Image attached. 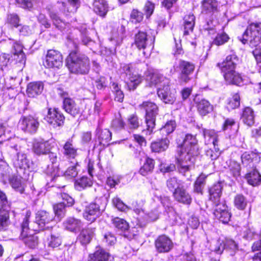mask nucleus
Here are the masks:
<instances>
[{"label":"nucleus","instance_id":"f257e3e1","mask_svg":"<svg viewBox=\"0 0 261 261\" xmlns=\"http://www.w3.org/2000/svg\"><path fill=\"white\" fill-rule=\"evenodd\" d=\"M177 152V168L179 173L185 174L194 167L195 157L199 153L196 137L186 135L182 143L178 147Z\"/></svg>","mask_w":261,"mask_h":261},{"label":"nucleus","instance_id":"f03ea898","mask_svg":"<svg viewBox=\"0 0 261 261\" xmlns=\"http://www.w3.org/2000/svg\"><path fill=\"white\" fill-rule=\"evenodd\" d=\"M238 61L237 56L232 54L227 56L222 63L217 64V66L223 73L226 82L229 84L239 85L243 82L240 74L235 70Z\"/></svg>","mask_w":261,"mask_h":261},{"label":"nucleus","instance_id":"7ed1b4c3","mask_svg":"<svg viewBox=\"0 0 261 261\" xmlns=\"http://www.w3.org/2000/svg\"><path fill=\"white\" fill-rule=\"evenodd\" d=\"M66 65L69 71L75 74H87L90 69V61L88 58L76 51H73L70 53L66 59Z\"/></svg>","mask_w":261,"mask_h":261},{"label":"nucleus","instance_id":"20e7f679","mask_svg":"<svg viewBox=\"0 0 261 261\" xmlns=\"http://www.w3.org/2000/svg\"><path fill=\"white\" fill-rule=\"evenodd\" d=\"M240 41L245 44L249 41V45L251 47L259 46L261 43V23H251L244 33Z\"/></svg>","mask_w":261,"mask_h":261},{"label":"nucleus","instance_id":"39448f33","mask_svg":"<svg viewBox=\"0 0 261 261\" xmlns=\"http://www.w3.org/2000/svg\"><path fill=\"white\" fill-rule=\"evenodd\" d=\"M139 107L146 112L145 121L147 131L150 135L152 133L155 125L156 116L159 112L158 107L155 103L151 101L143 102Z\"/></svg>","mask_w":261,"mask_h":261},{"label":"nucleus","instance_id":"423d86ee","mask_svg":"<svg viewBox=\"0 0 261 261\" xmlns=\"http://www.w3.org/2000/svg\"><path fill=\"white\" fill-rule=\"evenodd\" d=\"M30 216L31 212H27L21 224V230L20 237L27 246L31 248H34L38 245V238L35 235L29 234L30 230L29 224Z\"/></svg>","mask_w":261,"mask_h":261},{"label":"nucleus","instance_id":"0eeeda50","mask_svg":"<svg viewBox=\"0 0 261 261\" xmlns=\"http://www.w3.org/2000/svg\"><path fill=\"white\" fill-rule=\"evenodd\" d=\"M39 122L37 118L29 115L22 116L20 119L18 126L20 129L29 134H35L39 127Z\"/></svg>","mask_w":261,"mask_h":261},{"label":"nucleus","instance_id":"6e6552de","mask_svg":"<svg viewBox=\"0 0 261 261\" xmlns=\"http://www.w3.org/2000/svg\"><path fill=\"white\" fill-rule=\"evenodd\" d=\"M130 64L124 65L123 67L126 77L125 81L129 90H134L143 81V77L137 73L132 72Z\"/></svg>","mask_w":261,"mask_h":261},{"label":"nucleus","instance_id":"1a4fd4ad","mask_svg":"<svg viewBox=\"0 0 261 261\" xmlns=\"http://www.w3.org/2000/svg\"><path fill=\"white\" fill-rule=\"evenodd\" d=\"M54 216L45 211H38L36 214L35 223L38 225V228L35 230H44L51 227V224L54 223Z\"/></svg>","mask_w":261,"mask_h":261},{"label":"nucleus","instance_id":"9d476101","mask_svg":"<svg viewBox=\"0 0 261 261\" xmlns=\"http://www.w3.org/2000/svg\"><path fill=\"white\" fill-rule=\"evenodd\" d=\"M62 64V56L59 51L54 49L48 50L44 63L46 67L59 68Z\"/></svg>","mask_w":261,"mask_h":261},{"label":"nucleus","instance_id":"9b49d317","mask_svg":"<svg viewBox=\"0 0 261 261\" xmlns=\"http://www.w3.org/2000/svg\"><path fill=\"white\" fill-rule=\"evenodd\" d=\"M178 68L180 71L179 76L180 82L188 83L190 80L189 75L194 71L195 65L190 62L180 60Z\"/></svg>","mask_w":261,"mask_h":261},{"label":"nucleus","instance_id":"f8f14e48","mask_svg":"<svg viewBox=\"0 0 261 261\" xmlns=\"http://www.w3.org/2000/svg\"><path fill=\"white\" fill-rule=\"evenodd\" d=\"M152 43V39L149 37L146 33L139 31L135 35L134 44L139 49H143V54L145 57H147L149 54L146 53L144 50L147 47L149 44Z\"/></svg>","mask_w":261,"mask_h":261},{"label":"nucleus","instance_id":"ddd939ff","mask_svg":"<svg viewBox=\"0 0 261 261\" xmlns=\"http://www.w3.org/2000/svg\"><path fill=\"white\" fill-rule=\"evenodd\" d=\"M215 207L214 215L215 217L223 223H227L230 221L231 215L226 205L223 202L217 203Z\"/></svg>","mask_w":261,"mask_h":261},{"label":"nucleus","instance_id":"4468645a","mask_svg":"<svg viewBox=\"0 0 261 261\" xmlns=\"http://www.w3.org/2000/svg\"><path fill=\"white\" fill-rule=\"evenodd\" d=\"M176 92L174 89L171 90L168 84H164L162 88L159 89V97L166 103H173L176 99Z\"/></svg>","mask_w":261,"mask_h":261},{"label":"nucleus","instance_id":"2eb2a0df","mask_svg":"<svg viewBox=\"0 0 261 261\" xmlns=\"http://www.w3.org/2000/svg\"><path fill=\"white\" fill-rule=\"evenodd\" d=\"M102 211L98 204L91 203L87 206L83 213L84 218L90 222H94L101 215Z\"/></svg>","mask_w":261,"mask_h":261},{"label":"nucleus","instance_id":"dca6fc26","mask_svg":"<svg viewBox=\"0 0 261 261\" xmlns=\"http://www.w3.org/2000/svg\"><path fill=\"white\" fill-rule=\"evenodd\" d=\"M45 119L49 124L56 127L61 125L64 123L65 117L57 109L51 110L49 109Z\"/></svg>","mask_w":261,"mask_h":261},{"label":"nucleus","instance_id":"f3484780","mask_svg":"<svg viewBox=\"0 0 261 261\" xmlns=\"http://www.w3.org/2000/svg\"><path fill=\"white\" fill-rule=\"evenodd\" d=\"M155 246L157 251L159 253L169 252L173 247L171 240L167 236H160L155 241Z\"/></svg>","mask_w":261,"mask_h":261},{"label":"nucleus","instance_id":"a211bd4d","mask_svg":"<svg viewBox=\"0 0 261 261\" xmlns=\"http://www.w3.org/2000/svg\"><path fill=\"white\" fill-rule=\"evenodd\" d=\"M64 98L63 108L65 111L73 116H76L80 114V109L78 105L71 98L65 97V94H62Z\"/></svg>","mask_w":261,"mask_h":261},{"label":"nucleus","instance_id":"6ab92c4d","mask_svg":"<svg viewBox=\"0 0 261 261\" xmlns=\"http://www.w3.org/2000/svg\"><path fill=\"white\" fill-rule=\"evenodd\" d=\"M226 249L230 251L231 255H233L237 250H238V244L231 239H226L223 245L220 244L218 248L215 249L217 254H221L224 249Z\"/></svg>","mask_w":261,"mask_h":261},{"label":"nucleus","instance_id":"aec40b11","mask_svg":"<svg viewBox=\"0 0 261 261\" xmlns=\"http://www.w3.org/2000/svg\"><path fill=\"white\" fill-rule=\"evenodd\" d=\"M88 261H112L109 253L100 247H97L96 250L89 255Z\"/></svg>","mask_w":261,"mask_h":261},{"label":"nucleus","instance_id":"412c9836","mask_svg":"<svg viewBox=\"0 0 261 261\" xmlns=\"http://www.w3.org/2000/svg\"><path fill=\"white\" fill-rule=\"evenodd\" d=\"M146 80L150 86L156 85L159 83L163 82V85L169 84L168 79L163 77V75L157 73L148 71L146 73Z\"/></svg>","mask_w":261,"mask_h":261},{"label":"nucleus","instance_id":"4be33fe9","mask_svg":"<svg viewBox=\"0 0 261 261\" xmlns=\"http://www.w3.org/2000/svg\"><path fill=\"white\" fill-rule=\"evenodd\" d=\"M44 88L43 83L41 82H31L28 85L27 93L30 97H35L40 94Z\"/></svg>","mask_w":261,"mask_h":261},{"label":"nucleus","instance_id":"5701e85b","mask_svg":"<svg viewBox=\"0 0 261 261\" xmlns=\"http://www.w3.org/2000/svg\"><path fill=\"white\" fill-rule=\"evenodd\" d=\"M222 185L220 182L214 185L210 189V199L213 202L214 205L217 203H221L220 202V197L222 192Z\"/></svg>","mask_w":261,"mask_h":261},{"label":"nucleus","instance_id":"b1692460","mask_svg":"<svg viewBox=\"0 0 261 261\" xmlns=\"http://www.w3.org/2000/svg\"><path fill=\"white\" fill-rule=\"evenodd\" d=\"M173 196L177 201L182 203L190 204L191 202V196L182 187L175 190Z\"/></svg>","mask_w":261,"mask_h":261},{"label":"nucleus","instance_id":"393cba45","mask_svg":"<svg viewBox=\"0 0 261 261\" xmlns=\"http://www.w3.org/2000/svg\"><path fill=\"white\" fill-rule=\"evenodd\" d=\"M50 149V144L48 141H36L34 143L33 150L37 154L48 153Z\"/></svg>","mask_w":261,"mask_h":261},{"label":"nucleus","instance_id":"a878e982","mask_svg":"<svg viewBox=\"0 0 261 261\" xmlns=\"http://www.w3.org/2000/svg\"><path fill=\"white\" fill-rule=\"evenodd\" d=\"M93 6L94 12L100 16H105L108 11V5L105 0H94Z\"/></svg>","mask_w":261,"mask_h":261},{"label":"nucleus","instance_id":"bb28decb","mask_svg":"<svg viewBox=\"0 0 261 261\" xmlns=\"http://www.w3.org/2000/svg\"><path fill=\"white\" fill-rule=\"evenodd\" d=\"M82 225V223L80 220L73 217L68 218L64 222L65 229L71 232H76L81 228Z\"/></svg>","mask_w":261,"mask_h":261},{"label":"nucleus","instance_id":"cd10ccee","mask_svg":"<svg viewBox=\"0 0 261 261\" xmlns=\"http://www.w3.org/2000/svg\"><path fill=\"white\" fill-rule=\"evenodd\" d=\"M63 149V153L67 159L75 160L77 149L73 146L72 140L67 141L64 145Z\"/></svg>","mask_w":261,"mask_h":261},{"label":"nucleus","instance_id":"c85d7f7f","mask_svg":"<svg viewBox=\"0 0 261 261\" xmlns=\"http://www.w3.org/2000/svg\"><path fill=\"white\" fill-rule=\"evenodd\" d=\"M96 133L99 142L101 145L106 146L109 144L112 137V134L109 129H105L100 130L97 128Z\"/></svg>","mask_w":261,"mask_h":261},{"label":"nucleus","instance_id":"c756f323","mask_svg":"<svg viewBox=\"0 0 261 261\" xmlns=\"http://www.w3.org/2000/svg\"><path fill=\"white\" fill-rule=\"evenodd\" d=\"M94 231L91 228H85L82 230L79 234L77 240L82 245L89 244L93 236Z\"/></svg>","mask_w":261,"mask_h":261},{"label":"nucleus","instance_id":"7c9ffc66","mask_svg":"<svg viewBox=\"0 0 261 261\" xmlns=\"http://www.w3.org/2000/svg\"><path fill=\"white\" fill-rule=\"evenodd\" d=\"M169 142V139L166 138L153 142L150 146L151 150L155 152L163 151L168 148Z\"/></svg>","mask_w":261,"mask_h":261},{"label":"nucleus","instance_id":"2f4dec72","mask_svg":"<svg viewBox=\"0 0 261 261\" xmlns=\"http://www.w3.org/2000/svg\"><path fill=\"white\" fill-rule=\"evenodd\" d=\"M203 134L205 139V142L207 143H212L214 146H217L218 135L217 133L213 129H203Z\"/></svg>","mask_w":261,"mask_h":261},{"label":"nucleus","instance_id":"473e14b6","mask_svg":"<svg viewBox=\"0 0 261 261\" xmlns=\"http://www.w3.org/2000/svg\"><path fill=\"white\" fill-rule=\"evenodd\" d=\"M246 177L248 184L252 186H257L261 183V175L255 169L247 173Z\"/></svg>","mask_w":261,"mask_h":261},{"label":"nucleus","instance_id":"72a5a7b5","mask_svg":"<svg viewBox=\"0 0 261 261\" xmlns=\"http://www.w3.org/2000/svg\"><path fill=\"white\" fill-rule=\"evenodd\" d=\"M195 17L193 14H190L185 16L184 22L185 35H188L190 31H193L195 23Z\"/></svg>","mask_w":261,"mask_h":261},{"label":"nucleus","instance_id":"f704fd0d","mask_svg":"<svg viewBox=\"0 0 261 261\" xmlns=\"http://www.w3.org/2000/svg\"><path fill=\"white\" fill-rule=\"evenodd\" d=\"M242 119L247 125H252L254 123V115L252 109L249 107L245 108L243 111Z\"/></svg>","mask_w":261,"mask_h":261},{"label":"nucleus","instance_id":"c9c22d12","mask_svg":"<svg viewBox=\"0 0 261 261\" xmlns=\"http://www.w3.org/2000/svg\"><path fill=\"white\" fill-rule=\"evenodd\" d=\"M154 166V162L153 160L147 158L143 165L140 169L139 172L142 175L146 176L152 172Z\"/></svg>","mask_w":261,"mask_h":261},{"label":"nucleus","instance_id":"e433bc0d","mask_svg":"<svg viewBox=\"0 0 261 261\" xmlns=\"http://www.w3.org/2000/svg\"><path fill=\"white\" fill-rule=\"evenodd\" d=\"M9 182L12 187L20 193H23L24 190L21 177L12 175L9 178Z\"/></svg>","mask_w":261,"mask_h":261},{"label":"nucleus","instance_id":"4c0bfd02","mask_svg":"<svg viewBox=\"0 0 261 261\" xmlns=\"http://www.w3.org/2000/svg\"><path fill=\"white\" fill-rule=\"evenodd\" d=\"M196 103L198 111L201 115L204 116L213 110V106L205 99H201Z\"/></svg>","mask_w":261,"mask_h":261},{"label":"nucleus","instance_id":"58836bf2","mask_svg":"<svg viewBox=\"0 0 261 261\" xmlns=\"http://www.w3.org/2000/svg\"><path fill=\"white\" fill-rule=\"evenodd\" d=\"M13 163L16 167L20 168H25L29 166L26 155L20 152L17 153L16 158L13 160Z\"/></svg>","mask_w":261,"mask_h":261},{"label":"nucleus","instance_id":"ea45409f","mask_svg":"<svg viewBox=\"0 0 261 261\" xmlns=\"http://www.w3.org/2000/svg\"><path fill=\"white\" fill-rule=\"evenodd\" d=\"M92 185V180L87 177L83 176L76 180L74 183L75 189L78 191H82L87 187Z\"/></svg>","mask_w":261,"mask_h":261},{"label":"nucleus","instance_id":"a19ab883","mask_svg":"<svg viewBox=\"0 0 261 261\" xmlns=\"http://www.w3.org/2000/svg\"><path fill=\"white\" fill-rule=\"evenodd\" d=\"M50 16L53 20L54 25L61 31H64L66 28L69 27L68 24L63 21L56 13L51 12L50 14Z\"/></svg>","mask_w":261,"mask_h":261},{"label":"nucleus","instance_id":"79ce46f5","mask_svg":"<svg viewBox=\"0 0 261 261\" xmlns=\"http://www.w3.org/2000/svg\"><path fill=\"white\" fill-rule=\"evenodd\" d=\"M134 211L138 215L144 214V218L148 221H155L158 218V214L156 211H152L150 212L145 213L144 210L142 208H134Z\"/></svg>","mask_w":261,"mask_h":261},{"label":"nucleus","instance_id":"37998d69","mask_svg":"<svg viewBox=\"0 0 261 261\" xmlns=\"http://www.w3.org/2000/svg\"><path fill=\"white\" fill-rule=\"evenodd\" d=\"M176 127V123L174 120H170L166 122L164 126L160 129L163 136H167L172 133Z\"/></svg>","mask_w":261,"mask_h":261},{"label":"nucleus","instance_id":"c03bdc74","mask_svg":"<svg viewBox=\"0 0 261 261\" xmlns=\"http://www.w3.org/2000/svg\"><path fill=\"white\" fill-rule=\"evenodd\" d=\"M203 9L207 13L217 12L218 3L216 0H203L202 2Z\"/></svg>","mask_w":261,"mask_h":261},{"label":"nucleus","instance_id":"a18cd8bd","mask_svg":"<svg viewBox=\"0 0 261 261\" xmlns=\"http://www.w3.org/2000/svg\"><path fill=\"white\" fill-rule=\"evenodd\" d=\"M72 165L69 166L66 171L64 172V176L67 178H72L75 177L78 174V171L76 166L78 165L76 160L71 162Z\"/></svg>","mask_w":261,"mask_h":261},{"label":"nucleus","instance_id":"49530a36","mask_svg":"<svg viewBox=\"0 0 261 261\" xmlns=\"http://www.w3.org/2000/svg\"><path fill=\"white\" fill-rule=\"evenodd\" d=\"M9 215L8 212L0 210V230L6 229L8 225Z\"/></svg>","mask_w":261,"mask_h":261},{"label":"nucleus","instance_id":"de8ad7c7","mask_svg":"<svg viewBox=\"0 0 261 261\" xmlns=\"http://www.w3.org/2000/svg\"><path fill=\"white\" fill-rule=\"evenodd\" d=\"M167 187L171 191H175L176 189L180 188L181 182L178 180L176 177H173L169 178L166 182Z\"/></svg>","mask_w":261,"mask_h":261},{"label":"nucleus","instance_id":"09e8293b","mask_svg":"<svg viewBox=\"0 0 261 261\" xmlns=\"http://www.w3.org/2000/svg\"><path fill=\"white\" fill-rule=\"evenodd\" d=\"M112 221L114 226L118 229L125 231L128 229V224L124 219L116 217L114 218Z\"/></svg>","mask_w":261,"mask_h":261},{"label":"nucleus","instance_id":"8fccbe9b","mask_svg":"<svg viewBox=\"0 0 261 261\" xmlns=\"http://www.w3.org/2000/svg\"><path fill=\"white\" fill-rule=\"evenodd\" d=\"M240 96L237 93L234 94L232 97L228 100L227 108L228 110H232L238 108L240 104Z\"/></svg>","mask_w":261,"mask_h":261},{"label":"nucleus","instance_id":"3c124183","mask_svg":"<svg viewBox=\"0 0 261 261\" xmlns=\"http://www.w3.org/2000/svg\"><path fill=\"white\" fill-rule=\"evenodd\" d=\"M10 168L7 163L2 160H0V178L5 181L9 173Z\"/></svg>","mask_w":261,"mask_h":261},{"label":"nucleus","instance_id":"603ef678","mask_svg":"<svg viewBox=\"0 0 261 261\" xmlns=\"http://www.w3.org/2000/svg\"><path fill=\"white\" fill-rule=\"evenodd\" d=\"M234 205L239 210H244L247 205V201L242 195H237L234 198Z\"/></svg>","mask_w":261,"mask_h":261},{"label":"nucleus","instance_id":"864d4df0","mask_svg":"<svg viewBox=\"0 0 261 261\" xmlns=\"http://www.w3.org/2000/svg\"><path fill=\"white\" fill-rule=\"evenodd\" d=\"M206 176L204 175H200L196 179L194 184V191L198 193H201L203 187L204 185Z\"/></svg>","mask_w":261,"mask_h":261},{"label":"nucleus","instance_id":"5fc2aeb1","mask_svg":"<svg viewBox=\"0 0 261 261\" xmlns=\"http://www.w3.org/2000/svg\"><path fill=\"white\" fill-rule=\"evenodd\" d=\"M65 205L64 203H59L54 205V211L56 216L62 218L65 214Z\"/></svg>","mask_w":261,"mask_h":261},{"label":"nucleus","instance_id":"6e6d98bb","mask_svg":"<svg viewBox=\"0 0 261 261\" xmlns=\"http://www.w3.org/2000/svg\"><path fill=\"white\" fill-rule=\"evenodd\" d=\"M229 170L232 175L237 178L240 175V165L235 161H231L229 164Z\"/></svg>","mask_w":261,"mask_h":261},{"label":"nucleus","instance_id":"4d7b16f0","mask_svg":"<svg viewBox=\"0 0 261 261\" xmlns=\"http://www.w3.org/2000/svg\"><path fill=\"white\" fill-rule=\"evenodd\" d=\"M228 39L229 37L226 34H219L213 41V44L216 45H221L227 42Z\"/></svg>","mask_w":261,"mask_h":261},{"label":"nucleus","instance_id":"13d9d810","mask_svg":"<svg viewBox=\"0 0 261 261\" xmlns=\"http://www.w3.org/2000/svg\"><path fill=\"white\" fill-rule=\"evenodd\" d=\"M143 18V15L142 12L137 10L134 9L130 14V20L133 23L141 22Z\"/></svg>","mask_w":261,"mask_h":261},{"label":"nucleus","instance_id":"bf43d9fd","mask_svg":"<svg viewBox=\"0 0 261 261\" xmlns=\"http://www.w3.org/2000/svg\"><path fill=\"white\" fill-rule=\"evenodd\" d=\"M112 127L115 130H120L124 126V123L122 121L120 115L116 117L112 122Z\"/></svg>","mask_w":261,"mask_h":261},{"label":"nucleus","instance_id":"052dcab7","mask_svg":"<svg viewBox=\"0 0 261 261\" xmlns=\"http://www.w3.org/2000/svg\"><path fill=\"white\" fill-rule=\"evenodd\" d=\"M214 150L212 149H208L206 151L205 154L206 156L211 159L212 160L217 159L220 154L219 149L217 146H214Z\"/></svg>","mask_w":261,"mask_h":261},{"label":"nucleus","instance_id":"680f3d73","mask_svg":"<svg viewBox=\"0 0 261 261\" xmlns=\"http://www.w3.org/2000/svg\"><path fill=\"white\" fill-rule=\"evenodd\" d=\"M242 235L243 238L248 240H251L258 237V234L250 228H245L243 230Z\"/></svg>","mask_w":261,"mask_h":261},{"label":"nucleus","instance_id":"e2e57ef3","mask_svg":"<svg viewBox=\"0 0 261 261\" xmlns=\"http://www.w3.org/2000/svg\"><path fill=\"white\" fill-rule=\"evenodd\" d=\"M20 21L18 16L15 13L8 14L7 17V22L12 25L17 27L19 25Z\"/></svg>","mask_w":261,"mask_h":261},{"label":"nucleus","instance_id":"0e129e2a","mask_svg":"<svg viewBox=\"0 0 261 261\" xmlns=\"http://www.w3.org/2000/svg\"><path fill=\"white\" fill-rule=\"evenodd\" d=\"M61 244V240L59 236L51 235L48 239V246L52 248H56L59 246Z\"/></svg>","mask_w":261,"mask_h":261},{"label":"nucleus","instance_id":"69168bd1","mask_svg":"<svg viewBox=\"0 0 261 261\" xmlns=\"http://www.w3.org/2000/svg\"><path fill=\"white\" fill-rule=\"evenodd\" d=\"M12 60L15 61V63L24 64L25 63V56L24 53H13L12 56Z\"/></svg>","mask_w":261,"mask_h":261},{"label":"nucleus","instance_id":"338daca9","mask_svg":"<svg viewBox=\"0 0 261 261\" xmlns=\"http://www.w3.org/2000/svg\"><path fill=\"white\" fill-rule=\"evenodd\" d=\"M128 125L130 128H137L139 126L138 117L135 115H132L128 119Z\"/></svg>","mask_w":261,"mask_h":261},{"label":"nucleus","instance_id":"774afa93","mask_svg":"<svg viewBox=\"0 0 261 261\" xmlns=\"http://www.w3.org/2000/svg\"><path fill=\"white\" fill-rule=\"evenodd\" d=\"M112 202L113 205L120 211H125L126 208L125 204L118 197L114 198Z\"/></svg>","mask_w":261,"mask_h":261}]
</instances>
